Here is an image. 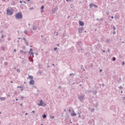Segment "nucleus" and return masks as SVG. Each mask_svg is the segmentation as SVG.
Returning <instances> with one entry per match:
<instances>
[{
    "mask_svg": "<svg viewBox=\"0 0 125 125\" xmlns=\"http://www.w3.org/2000/svg\"><path fill=\"white\" fill-rule=\"evenodd\" d=\"M32 30H33V31H37V26H36L35 25H33Z\"/></svg>",
    "mask_w": 125,
    "mask_h": 125,
    "instance_id": "10",
    "label": "nucleus"
},
{
    "mask_svg": "<svg viewBox=\"0 0 125 125\" xmlns=\"http://www.w3.org/2000/svg\"><path fill=\"white\" fill-rule=\"evenodd\" d=\"M14 52H16V49H15L14 50Z\"/></svg>",
    "mask_w": 125,
    "mask_h": 125,
    "instance_id": "53",
    "label": "nucleus"
},
{
    "mask_svg": "<svg viewBox=\"0 0 125 125\" xmlns=\"http://www.w3.org/2000/svg\"><path fill=\"white\" fill-rule=\"evenodd\" d=\"M111 18H112V19H114V17L113 16H111Z\"/></svg>",
    "mask_w": 125,
    "mask_h": 125,
    "instance_id": "61",
    "label": "nucleus"
},
{
    "mask_svg": "<svg viewBox=\"0 0 125 125\" xmlns=\"http://www.w3.org/2000/svg\"><path fill=\"white\" fill-rule=\"evenodd\" d=\"M5 99H6V98L5 97H0V100H1V101H4V100H5Z\"/></svg>",
    "mask_w": 125,
    "mask_h": 125,
    "instance_id": "12",
    "label": "nucleus"
},
{
    "mask_svg": "<svg viewBox=\"0 0 125 125\" xmlns=\"http://www.w3.org/2000/svg\"><path fill=\"white\" fill-rule=\"evenodd\" d=\"M50 119H54V116H52V117H50Z\"/></svg>",
    "mask_w": 125,
    "mask_h": 125,
    "instance_id": "44",
    "label": "nucleus"
},
{
    "mask_svg": "<svg viewBox=\"0 0 125 125\" xmlns=\"http://www.w3.org/2000/svg\"><path fill=\"white\" fill-rule=\"evenodd\" d=\"M17 72H18V73H20V69H17Z\"/></svg>",
    "mask_w": 125,
    "mask_h": 125,
    "instance_id": "27",
    "label": "nucleus"
},
{
    "mask_svg": "<svg viewBox=\"0 0 125 125\" xmlns=\"http://www.w3.org/2000/svg\"><path fill=\"white\" fill-rule=\"evenodd\" d=\"M68 112H71V109H69Z\"/></svg>",
    "mask_w": 125,
    "mask_h": 125,
    "instance_id": "58",
    "label": "nucleus"
},
{
    "mask_svg": "<svg viewBox=\"0 0 125 125\" xmlns=\"http://www.w3.org/2000/svg\"><path fill=\"white\" fill-rule=\"evenodd\" d=\"M30 52H33V49H32V48H30V51H29Z\"/></svg>",
    "mask_w": 125,
    "mask_h": 125,
    "instance_id": "29",
    "label": "nucleus"
},
{
    "mask_svg": "<svg viewBox=\"0 0 125 125\" xmlns=\"http://www.w3.org/2000/svg\"><path fill=\"white\" fill-rule=\"evenodd\" d=\"M79 24L80 26H83L84 25V23H83V21H80Z\"/></svg>",
    "mask_w": 125,
    "mask_h": 125,
    "instance_id": "9",
    "label": "nucleus"
},
{
    "mask_svg": "<svg viewBox=\"0 0 125 125\" xmlns=\"http://www.w3.org/2000/svg\"><path fill=\"white\" fill-rule=\"evenodd\" d=\"M124 104H125V97H123V101Z\"/></svg>",
    "mask_w": 125,
    "mask_h": 125,
    "instance_id": "22",
    "label": "nucleus"
},
{
    "mask_svg": "<svg viewBox=\"0 0 125 125\" xmlns=\"http://www.w3.org/2000/svg\"><path fill=\"white\" fill-rule=\"evenodd\" d=\"M103 52H105V50H103Z\"/></svg>",
    "mask_w": 125,
    "mask_h": 125,
    "instance_id": "64",
    "label": "nucleus"
},
{
    "mask_svg": "<svg viewBox=\"0 0 125 125\" xmlns=\"http://www.w3.org/2000/svg\"><path fill=\"white\" fill-rule=\"evenodd\" d=\"M28 53L29 55H33L34 54V52H29Z\"/></svg>",
    "mask_w": 125,
    "mask_h": 125,
    "instance_id": "16",
    "label": "nucleus"
},
{
    "mask_svg": "<svg viewBox=\"0 0 125 125\" xmlns=\"http://www.w3.org/2000/svg\"><path fill=\"white\" fill-rule=\"evenodd\" d=\"M21 99L22 100H23L24 99V97L21 96Z\"/></svg>",
    "mask_w": 125,
    "mask_h": 125,
    "instance_id": "36",
    "label": "nucleus"
},
{
    "mask_svg": "<svg viewBox=\"0 0 125 125\" xmlns=\"http://www.w3.org/2000/svg\"><path fill=\"white\" fill-rule=\"evenodd\" d=\"M78 98L80 100V101L83 102L84 100V95H81L78 96Z\"/></svg>",
    "mask_w": 125,
    "mask_h": 125,
    "instance_id": "2",
    "label": "nucleus"
},
{
    "mask_svg": "<svg viewBox=\"0 0 125 125\" xmlns=\"http://www.w3.org/2000/svg\"><path fill=\"white\" fill-rule=\"evenodd\" d=\"M22 40H24V42H25L26 41H27V40H26V38H23L22 39Z\"/></svg>",
    "mask_w": 125,
    "mask_h": 125,
    "instance_id": "38",
    "label": "nucleus"
},
{
    "mask_svg": "<svg viewBox=\"0 0 125 125\" xmlns=\"http://www.w3.org/2000/svg\"><path fill=\"white\" fill-rule=\"evenodd\" d=\"M113 35H116V31H113Z\"/></svg>",
    "mask_w": 125,
    "mask_h": 125,
    "instance_id": "34",
    "label": "nucleus"
},
{
    "mask_svg": "<svg viewBox=\"0 0 125 125\" xmlns=\"http://www.w3.org/2000/svg\"><path fill=\"white\" fill-rule=\"evenodd\" d=\"M83 27L78 29L79 32L81 34L83 32Z\"/></svg>",
    "mask_w": 125,
    "mask_h": 125,
    "instance_id": "11",
    "label": "nucleus"
},
{
    "mask_svg": "<svg viewBox=\"0 0 125 125\" xmlns=\"http://www.w3.org/2000/svg\"><path fill=\"white\" fill-rule=\"evenodd\" d=\"M99 72H102V69H100Z\"/></svg>",
    "mask_w": 125,
    "mask_h": 125,
    "instance_id": "50",
    "label": "nucleus"
},
{
    "mask_svg": "<svg viewBox=\"0 0 125 125\" xmlns=\"http://www.w3.org/2000/svg\"><path fill=\"white\" fill-rule=\"evenodd\" d=\"M33 87H34V88H37V86H33Z\"/></svg>",
    "mask_w": 125,
    "mask_h": 125,
    "instance_id": "55",
    "label": "nucleus"
},
{
    "mask_svg": "<svg viewBox=\"0 0 125 125\" xmlns=\"http://www.w3.org/2000/svg\"><path fill=\"white\" fill-rule=\"evenodd\" d=\"M22 48H23V49H25V48H26V46H23L22 47Z\"/></svg>",
    "mask_w": 125,
    "mask_h": 125,
    "instance_id": "40",
    "label": "nucleus"
},
{
    "mask_svg": "<svg viewBox=\"0 0 125 125\" xmlns=\"http://www.w3.org/2000/svg\"><path fill=\"white\" fill-rule=\"evenodd\" d=\"M56 10H57V8H54L52 9V12L53 14H54V13H55V12H56Z\"/></svg>",
    "mask_w": 125,
    "mask_h": 125,
    "instance_id": "8",
    "label": "nucleus"
},
{
    "mask_svg": "<svg viewBox=\"0 0 125 125\" xmlns=\"http://www.w3.org/2000/svg\"><path fill=\"white\" fill-rule=\"evenodd\" d=\"M71 116L72 117H76V116H77V114L75 113V111L74 110H72V113L71 114Z\"/></svg>",
    "mask_w": 125,
    "mask_h": 125,
    "instance_id": "7",
    "label": "nucleus"
},
{
    "mask_svg": "<svg viewBox=\"0 0 125 125\" xmlns=\"http://www.w3.org/2000/svg\"><path fill=\"white\" fill-rule=\"evenodd\" d=\"M24 43L25 44H26V45H27L28 46V45H29V43L28 42L26 41H24Z\"/></svg>",
    "mask_w": 125,
    "mask_h": 125,
    "instance_id": "15",
    "label": "nucleus"
},
{
    "mask_svg": "<svg viewBox=\"0 0 125 125\" xmlns=\"http://www.w3.org/2000/svg\"><path fill=\"white\" fill-rule=\"evenodd\" d=\"M113 28L114 31H116V27H115V26H113Z\"/></svg>",
    "mask_w": 125,
    "mask_h": 125,
    "instance_id": "24",
    "label": "nucleus"
},
{
    "mask_svg": "<svg viewBox=\"0 0 125 125\" xmlns=\"http://www.w3.org/2000/svg\"><path fill=\"white\" fill-rule=\"evenodd\" d=\"M106 13H107V14H109V11H106Z\"/></svg>",
    "mask_w": 125,
    "mask_h": 125,
    "instance_id": "56",
    "label": "nucleus"
},
{
    "mask_svg": "<svg viewBox=\"0 0 125 125\" xmlns=\"http://www.w3.org/2000/svg\"><path fill=\"white\" fill-rule=\"evenodd\" d=\"M1 37L2 38V39H3V38H4V36H3V35H2Z\"/></svg>",
    "mask_w": 125,
    "mask_h": 125,
    "instance_id": "41",
    "label": "nucleus"
},
{
    "mask_svg": "<svg viewBox=\"0 0 125 125\" xmlns=\"http://www.w3.org/2000/svg\"><path fill=\"white\" fill-rule=\"evenodd\" d=\"M46 104H44V103L43 102L42 100H41L40 101V103L38 104V106H42V107H44V106H46Z\"/></svg>",
    "mask_w": 125,
    "mask_h": 125,
    "instance_id": "3",
    "label": "nucleus"
},
{
    "mask_svg": "<svg viewBox=\"0 0 125 125\" xmlns=\"http://www.w3.org/2000/svg\"><path fill=\"white\" fill-rule=\"evenodd\" d=\"M96 20H97V21H99V19H96Z\"/></svg>",
    "mask_w": 125,
    "mask_h": 125,
    "instance_id": "57",
    "label": "nucleus"
},
{
    "mask_svg": "<svg viewBox=\"0 0 125 125\" xmlns=\"http://www.w3.org/2000/svg\"><path fill=\"white\" fill-rule=\"evenodd\" d=\"M18 39V40H21V39H22V38L19 37Z\"/></svg>",
    "mask_w": 125,
    "mask_h": 125,
    "instance_id": "52",
    "label": "nucleus"
},
{
    "mask_svg": "<svg viewBox=\"0 0 125 125\" xmlns=\"http://www.w3.org/2000/svg\"><path fill=\"white\" fill-rule=\"evenodd\" d=\"M122 65H125V62H122Z\"/></svg>",
    "mask_w": 125,
    "mask_h": 125,
    "instance_id": "49",
    "label": "nucleus"
},
{
    "mask_svg": "<svg viewBox=\"0 0 125 125\" xmlns=\"http://www.w3.org/2000/svg\"><path fill=\"white\" fill-rule=\"evenodd\" d=\"M66 0V1L68 2H69V1H71V0Z\"/></svg>",
    "mask_w": 125,
    "mask_h": 125,
    "instance_id": "43",
    "label": "nucleus"
},
{
    "mask_svg": "<svg viewBox=\"0 0 125 125\" xmlns=\"http://www.w3.org/2000/svg\"><path fill=\"white\" fill-rule=\"evenodd\" d=\"M107 51L108 53H110V49H107Z\"/></svg>",
    "mask_w": 125,
    "mask_h": 125,
    "instance_id": "35",
    "label": "nucleus"
},
{
    "mask_svg": "<svg viewBox=\"0 0 125 125\" xmlns=\"http://www.w3.org/2000/svg\"><path fill=\"white\" fill-rule=\"evenodd\" d=\"M6 0H2V1L5 2Z\"/></svg>",
    "mask_w": 125,
    "mask_h": 125,
    "instance_id": "62",
    "label": "nucleus"
},
{
    "mask_svg": "<svg viewBox=\"0 0 125 125\" xmlns=\"http://www.w3.org/2000/svg\"><path fill=\"white\" fill-rule=\"evenodd\" d=\"M29 84H30V85H33V84H35V81L34 80H31L30 81Z\"/></svg>",
    "mask_w": 125,
    "mask_h": 125,
    "instance_id": "6",
    "label": "nucleus"
},
{
    "mask_svg": "<svg viewBox=\"0 0 125 125\" xmlns=\"http://www.w3.org/2000/svg\"><path fill=\"white\" fill-rule=\"evenodd\" d=\"M28 26H31V24H30V23H28Z\"/></svg>",
    "mask_w": 125,
    "mask_h": 125,
    "instance_id": "63",
    "label": "nucleus"
},
{
    "mask_svg": "<svg viewBox=\"0 0 125 125\" xmlns=\"http://www.w3.org/2000/svg\"><path fill=\"white\" fill-rule=\"evenodd\" d=\"M8 64V62H5L4 63V65H5V66H7Z\"/></svg>",
    "mask_w": 125,
    "mask_h": 125,
    "instance_id": "23",
    "label": "nucleus"
},
{
    "mask_svg": "<svg viewBox=\"0 0 125 125\" xmlns=\"http://www.w3.org/2000/svg\"><path fill=\"white\" fill-rule=\"evenodd\" d=\"M91 112L92 113L93 112H94V108L92 109L91 110Z\"/></svg>",
    "mask_w": 125,
    "mask_h": 125,
    "instance_id": "32",
    "label": "nucleus"
},
{
    "mask_svg": "<svg viewBox=\"0 0 125 125\" xmlns=\"http://www.w3.org/2000/svg\"><path fill=\"white\" fill-rule=\"evenodd\" d=\"M29 79H31V80H33L34 79V77H33V76H29Z\"/></svg>",
    "mask_w": 125,
    "mask_h": 125,
    "instance_id": "18",
    "label": "nucleus"
},
{
    "mask_svg": "<svg viewBox=\"0 0 125 125\" xmlns=\"http://www.w3.org/2000/svg\"><path fill=\"white\" fill-rule=\"evenodd\" d=\"M56 36H58V32H56Z\"/></svg>",
    "mask_w": 125,
    "mask_h": 125,
    "instance_id": "45",
    "label": "nucleus"
},
{
    "mask_svg": "<svg viewBox=\"0 0 125 125\" xmlns=\"http://www.w3.org/2000/svg\"><path fill=\"white\" fill-rule=\"evenodd\" d=\"M6 13L7 15H12L13 14V12L10 9H7Z\"/></svg>",
    "mask_w": 125,
    "mask_h": 125,
    "instance_id": "4",
    "label": "nucleus"
},
{
    "mask_svg": "<svg viewBox=\"0 0 125 125\" xmlns=\"http://www.w3.org/2000/svg\"><path fill=\"white\" fill-rule=\"evenodd\" d=\"M110 42V40H106V43H109Z\"/></svg>",
    "mask_w": 125,
    "mask_h": 125,
    "instance_id": "21",
    "label": "nucleus"
},
{
    "mask_svg": "<svg viewBox=\"0 0 125 125\" xmlns=\"http://www.w3.org/2000/svg\"><path fill=\"white\" fill-rule=\"evenodd\" d=\"M8 97H10V95L8 94L7 95Z\"/></svg>",
    "mask_w": 125,
    "mask_h": 125,
    "instance_id": "51",
    "label": "nucleus"
},
{
    "mask_svg": "<svg viewBox=\"0 0 125 125\" xmlns=\"http://www.w3.org/2000/svg\"><path fill=\"white\" fill-rule=\"evenodd\" d=\"M43 8H44V7L43 6H42L41 7V9H43Z\"/></svg>",
    "mask_w": 125,
    "mask_h": 125,
    "instance_id": "37",
    "label": "nucleus"
},
{
    "mask_svg": "<svg viewBox=\"0 0 125 125\" xmlns=\"http://www.w3.org/2000/svg\"><path fill=\"white\" fill-rule=\"evenodd\" d=\"M78 45H82V42L81 41H79L77 42Z\"/></svg>",
    "mask_w": 125,
    "mask_h": 125,
    "instance_id": "14",
    "label": "nucleus"
},
{
    "mask_svg": "<svg viewBox=\"0 0 125 125\" xmlns=\"http://www.w3.org/2000/svg\"><path fill=\"white\" fill-rule=\"evenodd\" d=\"M102 86H105V84L103 83L102 84Z\"/></svg>",
    "mask_w": 125,
    "mask_h": 125,
    "instance_id": "42",
    "label": "nucleus"
},
{
    "mask_svg": "<svg viewBox=\"0 0 125 125\" xmlns=\"http://www.w3.org/2000/svg\"><path fill=\"white\" fill-rule=\"evenodd\" d=\"M70 76H75V74H74L73 73H70Z\"/></svg>",
    "mask_w": 125,
    "mask_h": 125,
    "instance_id": "28",
    "label": "nucleus"
},
{
    "mask_svg": "<svg viewBox=\"0 0 125 125\" xmlns=\"http://www.w3.org/2000/svg\"><path fill=\"white\" fill-rule=\"evenodd\" d=\"M24 33V34H27V33H28V31L27 30H25Z\"/></svg>",
    "mask_w": 125,
    "mask_h": 125,
    "instance_id": "33",
    "label": "nucleus"
},
{
    "mask_svg": "<svg viewBox=\"0 0 125 125\" xmlns=\"http://www.w3.org/2000/svg\"><path fill=\"white\" fill-rule=\"evenodd\" d=\"M16 19H22L23 18V16L22 15V13L19 12L17 14H16Z\"/></svg>",
    "mask_w": 125,
    "mask_h": 125,
    "instance_id": "1",
    "label": "nucleus"
},
{
    "mask_svg": "<svg viewBox=\"0 0 125 125\" xmlns=\"http://www.w3.org/2000/svg\"><path fill=\"white\" fill-rule=\"evenodd\" d=\"M1 49H2V50H5V47L4 46H1Z\"/></svg>",
    "mask_w": 125,
    "mask_h": 125,
    "instance_id": "19",
    "label": "nucleus"
},
{
    "mask_svg": "<svg viewBox=\"0 0 125 125\" xmlns=\"http://www.w3.org/2000/svg\"><path fill=\"white\" fill-rule=\"evenodd\" d=\"M54 50H55H55H57V47L54 48Z\"/></svg>",
    "mask_w": 125,
    "mask_h": 125,
    "instance_id": "39",
    "label": "nucleus"
},
{
    "mask_svg": "<svg viewBox=\"0 0 125 125\" xmlns=\"http://www.w3.org/2000/svg\"><path fill=\"white\" fill-rule=\"evenodd\" d=\"M81 114H80L79 115V118H81Z\"/></svg>",
    "mask_w": 125,
    "mask_h": 125,
    "instance_id": "59",
    "label": "nucleus"
},
{
    "mask_svg": "<svg viewBox=\"0 0 125 125\" xmlns=\"http://www.w3.org/2000/svg\"><path fill=\"white\" fill-rule=\"evenodd\" d=\"M78 115H81L82 114V112L81 111H78Z\"/></svg>",
    "mask_w": 125,
    "mask_h": 125,
    "instance_id": "26",
    "label": "nucleus"
},
{
    "mask_svg": "<svg viewBox=\"0 0 125 125\" xmlns=\"http://www.w3.org/2000/svg\"><path fill=\"white\" fill-rule=\"evenodd\" d=\"M58 88L61 89V86H59Z\"/></svg>",
    "mask_w": 125,
    "mask_h": 125,
    "instance_id": "47",
    "label": "nucleus"
},
{
    "mask_svg": "<svg viewBox=\"0 0 125 125\" xmlns=\"http://www.w3.org/2000/svg\"><path fill=\"white\" fill-rule=\"evenodd\" d=\"M95 7V8H97L98 7V6L95 4L91 3L90 4L89 8H92V7Z\"/></svg>",
    "mask_w": 125,
    "mask_h": 125,
    "instance_id": "5",
    "label": "nucleus"
},
{
    "mask_svg": "<svg viewBox=\"0 0 125 125\" xmlns=\"http://www.w3.org/2000/svg\"><path fill=\"white\" fill-rule=\"evenodd\" d=\"M20 3H22V1H21V0H20Z\"/></svg>",
    "mask_w": 125,
    "mask_h": 125,
    "instance_id": "54",
    "label": "nucleus"
},
{
    "mask_svg": "<svg viewBox=\"0 0 125 125\" xmlns=\"http://www.w3.org/2000/svg\"><path fill=\"white\" fill-rule=\"evenodd\" d=\"M32 113H33L34 114H35V110H33V111H32Z\"/></svg>",
    "mask_w": 125,
    "mask_h": 125,
    "instance_id": "46",
    "label": "nucleus"
},
{
    "mask_svg": "<svg viewBox=\"0 0 125 125\" xmlns=\"http://www.w3.org/2000/svg\"><path fill=\"white\" fill-rule=\"evenodd\" d=\"M113 61H116V58L115 57L113 58Z\"/></svg>",
    "mask_w": 125,
    "mask_h": 125,
    "instance_id": "31",
    "label": "nucleus"
},
{
    "mask_svg": "<svg viewBox=\"0 0 125 125\" xmlns=\"http://www.w3.org/2000/svg\"><path fill=\"white\" fill-rule=\"evenodd\" d=\"M42 118H43V119H45V118H46V115L43 114V115H42Z\"/></svg>",
    "mask_w": 125,
    "mask_h": 125,
    "instance_id": "20",
    "label": "nucleus"
},
{
    "mask_svg": "<svg viewBox=\"0 0 125 125\" xmlns=\"http://www.w3.org/2000/svg\"><path fill=\"white\" fill-rule=\"evenodd\" d=\"M28 115V113H25V116H27Z\"/></svg>",
    "mask_w": 125,
    "mask_h": 125,
    "instance_id": "60",
    "label": "nucleus"
},
{
    "mask_svg": "<svg viewBox=\"0 0 125 125\" xmlns=\"http://www.w3.org/2000/svg\"><path fill=\"white\" fill-rule=\"evenodd\" d=\"M92 93H93V94L95 95V94H96V93H97V91H96V90L93 91Z\"/></svg>",
    "mask_w": 125,
    "mask_h": 125,
    "instance_id": "17",
    "label": "nucleus"
},
{
    "mask_svg": "<svg viewBox=\"0 0 125 125\" xmlns=\"http://www.w3.org/2000/svg\"><path fill=\"white\" fill-rule=\"evenodd\" d=\"M20 88H22V85L19 86Z\"/></svg>",
    "mask_w": 125,
    "mask_h": 125,
    "instance_id": "48",
    "label": "nucleus"
},
{
    "mask_svg": "<svg viewBox=\"0 0 125 125\" xmlns=\"http://www.w3.org/2000/svg\"><path fill=\"white\" fill-rule=\"evenodd\" d=\"M20 52L21 53H22V54H26V53H27V52L24 51L22 50H20Z\"/></svg>",
    "mask_w": 125,
    "mask_h": 125,
    "instance_id": "13",
    "label": "nucleus"
},
{
    "mask_svg": "<svg viewBox=\"0 0 125 125\" xmlns=\"http://www.w3.org/2000/svg\"><path fill=\"white\" fill-rule=\"evenodd\" d=\"M29 9L30 10H32L34 9V7L29 8Z\"/></svg>",
    "mask_w": 125,
    "mask_h": 125,
    "instance_id": "30",
    "label": "nucleus"
},
{
    "mask_svg": "<svg viewBox=\"0 0 125 125\" xmlns=\"http://www.w3.org/2000/svg\"><path fill=\"white\" fill-rule=\"evenodd\" d=\"M118 88H119V89H121L123 88V86H119Z\"/></svg>",
    "mask_w": 125,
    "mask_h": 125,
    "instance_id": "25",
    "label": "nucleus"
}]
</instances>
